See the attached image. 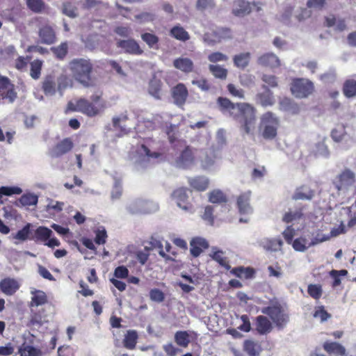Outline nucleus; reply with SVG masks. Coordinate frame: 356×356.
I'll list each match as a JSON object with an SVG mask.
<instances>
[{"instance_id":"nucleus-12","label":"nucleus","mask_w":356,"mask_h":356,"mask_svg":"<svg viewBox=\"0 0 356 356\" xmlns=\"http://www.w3.org/2000/svg\"><path fill=\"white\" fill-rule=\"evenodd\" d=\"M216 39H211L209 35H204V40L209 45L220 42L222 40L229 39L232 38V31L229 28H218L214 31Z\"/></svg>"},{"instance_id":"nucleus-50","label":"nucleus","mask_w":356,"mask_h":356,"mask_svg":"<svg viewBox=\"0 0 356 356\" xmlns=\"http://www.w3.org/2000/svg\"><path fill=\"white\" fill-rule=\"evenodd\" d=\"M214 207L211 205H207L204 207V210L203 214L202 215V218L207 222L209 225H213L214 224Z\"/></svg>"},{"instance_id":"nucleus-13","label":"nucleus","mask_w":356,"mask_h":356,"mask_svg":"<svg viewBox=\"0 0 356 356\" xmlns=\"http://www.w3.org/2000/svg\"><path fill=\"white\" fill-rule=\"evenodd\" d=\"M19 287V283L14 278L6 277L0 281V290L6 296L14 295Z\"/></svg>"},{"instance_id":"nucleus-1","label":"nucleus","mask_w":356,"mask_h":356,"mask_svg":"<svg viewBox=\"0 0 356 356\" xmlns=\"http://www.w3.org/2000/svg\"><path fill=\"white\" fill-rule=\"evenodd\" d=\"M217 104L222 113L229 115L241 124V129L246 134L253 132L256 124V108L245 102L234 103L227 97H220Z\"/></svg>"},{"instance_id":"nucleus-3","label":"nucleus","mask_w":356,"mask_h":356,"mask_svg":"<svg viewBox=\"0 0 356 356\" xmlns=\"http://www.w3.org/2000/svg\"><path fill=\"white\" fill-rule=\"evenodd\" d=\"M90 100L81 98V113L88 117H95L100 114L106 108V102L103 99V91L96 90L90 97Z\"/></svg>"},{"instance_id":"nucleus-48","label":"nucleus","mask_w":356,"mask_h":356,"mask_svg":"<svg viewBox=\"0 0 356 356\" xmlns=\"http://www.w3.org/2000/svg\"><path fill=\"white\" fill-rule=\"evenodd\" d=\"M38 197L34 194L27 193L21 196L19 203L23 206H33L37 204Z\"/></svg>"},{"instance_id":"nucleus-64","label":"nucleus","mask_w":356,"mask_h":356,"mask_svg":"<svg viewBox=\"0 0 356 356\" xmlns=\"http://www.w3.org/2000/svg\"><path fill=\"white\" fill-rule=\"evenodd\" d=\"M58 356H74L73 348L70 346H63L58 349Z\"/></svg>"},{"instance_id":"nucleus-57","label":"nucleus","mask_w":356,"mask_h":356,"mask_svg":"<svg viewBox=\"0 0 356 356\" xmlns=\"http://www.w3.org/2000/svg\"><path fill=\"white\" fill-rule=\"evenodd\" d=\"M239 79L241 84L243 86L250 87L254 84L255 77L250 74H243Z\"/></svg>"},{"instance_id":"nucleus-61","label":"nucleus","mask_w":356,"mask_h":356,"mask_svg":"<svg viewBox=\"0 0 356 356\" xmlns=\"http://www.w3.org/2000/svg\"><path fill=\"white\" fill-rule=\"evenodd\" d=\"M150 299L157 302H161L165 299L164 293L159 289H153L149 291Z\"/></svg>"},{"instance_id":"nucleus-62","label":"nucleus","mask_w":356,"mask_h":356,"mask_svg":"<svg viewBox=\"0 0 356 356\" xmlns=\"http://www.w3.org/2000/svg\"><path fill=\"white\" fill-rule=\"evenodd\" d=\"M229 94L240 99L244 98V91L241 88H237L233 83H229L227 86Z\"/></svg>"},{"instance_id":"nucleus-16","label":"nucleus","mask_w":356,"mask_h":356,"mask_svg":"<svg viewBox=\"0 0 356 356\" xmlns=\"http://www.w3.org/2000/svg\"><path fill=\"white\" fill-rule=\"evenodd\" d=\"M195 155L193 149L186 146L177 159V164L183 168H186L193 165L195 162Z\"/></svg>"},{"instance_id":"nucleus-19","label":"nucleus","mask_w":356,"mask_h":356,"mask_svg":"<svg viewBox=\"0 0 356 356\" xmlns=\"http://www.w3.org/2000/svg\"><path fill=\"white\" fill-rule=\"evenodd\" d=\"M254 325L256 331L261 335L270 333L273 328L271 321L264 315L255 318Z\"/></svg>"},{"instance_id":"nucleus-40","label":"nucleus","mask_w":356,"mask_h":356,"mask_svg":"<svg viewBox=\"0 0 356 356\" xmlns=\"http://www.w3.org/2000/svg\"><path fill=\"white\" fill-rule=\"evenodd\" d=\"M243 349L249 356H257L259 354L261 346L252 340H245L243 343Z\"/></svg>"},{"instance_id":"nucleus-34","label":"nucleus","mask_w":356,"mask_h":356,"mask_svg":"<svg viewBox=\"0 0 356 356\" xmlns=\"http://www.w3.org/2000/svg\"><path fill=\"white\" fill-rule=\"evenodd\" d=\"M342 92L347 98L356 97V80L353 79H346L342 87Z\"/></svg>"},{"instance_id":"nucleus-5","label":"nucleus","mask_w":356,"mask_h":356,"mask_svg":"<svg viewBox=\"0 0 356 356\" xmlns=\"http://www.w3.org/2000/svg\"><path fill=\"white\" fill-rule=\"evenodd\" d=\"M290 90L296 98H306L314 92V85L307 79L295 78L290 84Z\"/></svg>"},{"instance_id":"nucleus-59","label":"nucleus","mask_w":356,"mask_h":356,"mask_svg":"<svg viewBox=\"0 0 356 356\" xmlns=\"http://www.w3.org/2000/svg\"><path fill=\"white\" fill-rule=\"evenodd\" d=\"M44 321V317L40 312H35L31 314L30 323L35 327H40Z\"/></svg>"},{"instance_id":"nucleus-44","label":"nucleus","mask_w":356,"mask_h":356,"mask_svg":"<svg viewBox=\"0 0 356 356\" xmlns=\"http://www.w3.org/2000/svg\"><path fill=\"white\" fill-rule=\"evenodd\" d=\"M303 217V213L302 209H299L298 210H296L294 211H288L284 213V215L282 217V221L286 223H289L293 221L298 220Z\"/></svg>"},{"instance_id":"nucleus-25","label":"nucleus","mask_w":356,"mask_h":356,"mask_svg":"<svg viewBox=\"0 0 356 356\" xmlns=\"http://www.w3.org/2000/svg\"><path fill=\"white\" fill-rule=\"evenodd\" d=\"M209 202L214 204H220L225 207L228 200L227 195L219 189H214L208 193Z\"/></svg>"},{"instance_id":"nucleus-14","label":"nucleus","mask_w":356,"mask_h":356,"mask_svg":"<svg viewBox=\"0 0 356 356\" xmlns=\"http://www.w3.org/2000/svg\"><path fill=\"white\" fill-rule=\"evenodd\" d=\"M250 191H247L237 197L236 206L240 214L245 215L252 212V209L250 204Z\"/></svg>"},{"instance_id":"nucleus-2","label":"nucleus","mask_w":356,"mask_h":356,"mask_svg":"<svg viewBox=\"0 0 356 356\" xmlns=\"http://www.w3.org/2000/svg\"><path fill=\"white\" fill-rule=\"evenodd\" d=\"M93 63L90 59L74 58L69 63V69L73 78L86 88L95 86V79L92 76Z\"/></svg>"},{"instance_id":"nucleus-11","label":"nucleus","mask_w":356,"mask_h":356,"mask_svg":"<svg viewBox=\"0 0 356 356\" xmlns=\"http://www.w3.org/2000/svg\"><path fill=\"white\" fill-rule=\"evenodd\" d=\"M0 97L3 99H8L10 103H13L17 97L15 85L10 82L8 77L6 82L2 81L0 83Z\"/></svg>"},{"instance_id":"nucleus-21","label":"nucleus","mask_w":356,"mask_h":356,"mask_svg":"<svg viewBox=\"0 0 356 356\" xmlns=\"http://www.w3.org/2000/svg\"><path fill=\"white\" fill-rule=\"evenodd\" d=\"M257 63L264 67L275 68L280 65L278 57L273 53H266L258 58Z\"/></svg>"},{"instance_id":"nucleus-20","label":"nucleus","mask_w":356,"mask_h":356,"mask_svg":"<svg viewBox=\"0 0 356 356\" xmlns=\"http://www.w3.org/2000/svg\"><path fill=\"white\" fill-rule=\"evenodd\" d=\"M189 186L195 191H205L209 186V180L205 176H196L188 179Z\"/></svg>"},{"instance_id":"nucleus-53","label":"nucleus","mask_w":356,"mask_h":356,"mask_svg":"<svg viewBox=\"0 0 356 356\" xmlns=\"http://www.w3.org/2000/svg\"><path fill=\"white\" fill-rule=\"evenodd\" d=\"M62 13L64 15L72 18L76 17L77 15L76 8L70 1H65L63 3Z\"/></svg>"},{"instance_id":"nucleus-22","label":"nucleus","mask_w":356,"mask_h":356,"mask_svg":"<svg viewBox=\"0 0 356 356\" xmlns=\"http://www.w3.org/2000/svg\"><path fill=\"white\" fill-rule=\"evenodd\" d=\"M263 88L265 90L262 92H259L257 95V101L264 107L272 106L275 103V98L272 91L268 89L266 86H263Z\"/></svg>"},{"instance_id":"nucleus-17","label":"nucleus","mask_w":356,"mask_h":356,"mask_svg":"<svg viewBox=\"0 0 356 356\" xmlns=\"http://www.w3.org/2000/svg\"><path fill=\"white\" fill-rule=\"evenodd\" d=\"M38 35L42 44H51L56 40V35L53 28L49 25H44L39 29Z\"/></svg>"},{"instance_id":"nucleus-10","label":"nucleus","mask_w":356,"mask_h":356,"mask_svg":"<svg viewBox=\"0 0 356 356\" xmlns=\"http://www.w3.org/2000/svg\"><path fill=\"white\" fill-rule=\"evenodd\" d=\"M74 147V143L70 138H65L56 143L51 149L52 157L58 158L70 152Z\"/></svg>"},{"instance_id":"nucleus-42","label":"nucleus","mask_w":356,"mask_h":356,"mask_svg":"<svg viewBox=\"0 0 356 356\" xmlns=\"http://www.w3.org/2000/svg\"><path fill=\"white\" fill-rule=\"evenodd\" d=\"M42 90L45 95H54L56 92V83L51 76L45 77L42 83Z\"/></svg>"},{"instance_id":"nucleus-63","label":"nucleus","mask_w":356,"mask_h":356,"mask_svg":"<svg viewBox=\"0 0 356 356\" xmlns=\"http://www.w3.org/2000/svg\"><path fill=\"white\" fill-rule=\"evenodd\" d=\"M295 234L296 230L291 225L287 226L282 232L283 237L288 244H291L292 243Z\"/></svg>"},{"instance_id":"nucleus-58","label":"nucleus","mask_w":356,"mask_h":356,"mask_svg":"<svg viewBox=\"0 0 356 356\" xmlns=\"http://www.w3.org/2000/svg\"><path fill=\"white\" fill-rule=\"evenodd\" d=\"M107 233L104 228L95 231V242L97 245L105 244L107 239Z\"/></svg>"},{"instance_id":"nucleus-33","label":"nucleus","mask_w":356,"mask_h":356,"mask_svg":"<svg viewBox=\"0 0 356 356\" xmlns=\"http://www.w3.org/2000/svg\"><path fill=\"white\" fill-rule=\"evenodd\" d=\"M231 273L239 278L250 279L255 274V270L251 267L239 266L232 269Z\"/></svg>"},{"instance_id":"nucleus-46","label":"nucleus","mask_w":356,"mask_h":356,"mask_svg":"<svg viewBox=\"0 0 356 356\" xmlns=\"http://www.w3.org/2000/svg\"><path fill=\"white\" fill-rule=\"evenodd\" d=\"M20 356H40L41 350L33 346L23 345L19 350Z\"/></svg>"},{"instance_id":"nucleus-29","label":"nucleus","mask_w":356,"mask_h":356,"mask_svg":"<svg viewBox=\"0 0 356 356\" xmlns=\"http://www.w3.org/2000/svg\"><path fill=\"white\" fill-rule=\"evenodd\" d=\"M174 67L185 73H189L193 70V63L188 58H179L173 61Z\"/></svg>"},{"instance_id":"nucleus-7","label":"nucleus","mask_w":356,"mask_h":356,"mask_svg":"<svg viewBox=\"0 0 356 356\" xmlns=\"http://www.w3.org/2000/svg\"><path fill=\"white\" fill-rule=\"evenodd\" d=\"M355 182V173L349 169H345L337 177L334 184L338 191H342L347 190Z\"/></svg>"},{"instance_id":"nucleus-6","label":"nucleus","mask_w":356,"mask_h":356,"mask_svg":"<svg viewBox=\"0 0 356 356\" xmlns=\"http://www.w3.org/2000/svg\"><path fill=\"white\" fill-rule=\"evenodd\" d=\"M261 125L264 127L262 136L265 139H274L280 126L279 119L272 112H266L261 117Z\"/></svg>"},{"instance_id":"nucleus-56","label":"nucleus","mask_w":356,"mask_h":356,"mask_svg":"<svg viewBox=\"0 0 356 356\" xmlns=\"http://www.w3.org/2000/svg\"><path fill=\"white\" fill-rule=\"evenodd\" d=\"M141 38L144 42H145L149 47H153L155 44L159 42V38L152 33H145L142 34Z\"/></svg>"},{"instance_id":"nucleus-30","label":"nucleus","mask_w":356,"mask_h":356,"mask_svg":"<svg viewBox=\"0 0 356 356\" xmlns=\"http://www.w3.org/2000/svg\"><path fill=\"white\" fill-rule=\"evenodd\" d=\"M33 295L30 302V307H38L46 304L48 301L46 293L41 290H34L31 291Z\"/></svg>"},{"instance_id":"nucleus-51","label":"nucleus","mask_w":356,"mask_h":356,"mask_svg":"<svg viewBox=\"0 0 356 356\" xmlns=\"http://www.w3.org/2000/svg\"><path fill=\"white\" fill-rule=\"evenodd\" d=\"M313 316L316 318H319L321 322H325L331 318V314L325 310L324 306L321 305L315 307Z\"/></svg>"},{"instance_id":"nucleus-4","label":"nucleus","mask_w":356,"mask_h":356,"mask_svg":"<svg viewBox=\"0 0 356 356\" xmlns=\"http://www.w3.org/2000/svg\"><path fill=\"white\" fill-rule=\"evenodd\" d=\"M261 312L268 315L278 328H283L289 320V315L278 302L263 307Z\"/></svg>"},{"instance_id":"nucleus-41","label":"nucleus","mask_w":356,"mask_h":356,"mask_svg":"<svg viewBox=\"0 0 356 356\" xmlns=\"http://www.w3.org/2000/svg\"><path fill=\"white\" fill-rule=\"evenodd\" d=\"M209 70L216 79L225 80L227 76V70L219 65H209Z\"/></svg>"},{"instance_id":"nucleus-32","label":"nucleus","mask_w":356,"mask_h":356,"mask_svg":"<svg viewBox=\"0 0 356 356\" xmlns=\"http://www.w3.org/2000/svg\"><path fill=\"white\" fill-rule=\"evenodd\" d=\"M251 58L249 52L240 53L233 57L234 66L240 69H244L248 66Z\"/></svg>"},{"instance_id":"nucleus-43","label":"nucleus","mask_w":356,"mask_h":356,"mask_svg":"<svg viewBox=\"0 0 356 356\" xmlns=\"http://www.w3.org/2000/svg\"><path fill=\"white\" fill-rule=\"evenodd\" d=\"M30 65V76L33 79H38L41 75L42 61L39 59H35L31 63Z\"/></svg>"},{"instance_id":"nucleus-9","label":"nucleus","mask_w":356,"mask_h":356,"mask_svg":"<svg viewBox=\"0 0 356 356\" xmlns=\"http://www.w3.org/2000/svg\"><path fill=\"white\" fill-rule=\"evenodd\" d=\"M188 95L186 86L182 83H177L171 89V96L174 103L179 107L183 106L186 104Z\"/></svg>"},{"instance_id":"nucleus-36","label":"nucleus","mask_w":356,"mask_h":356,"mask_svg":"<svg viewBox=\"0 0 356 356\" xmlns=\"http://www.w3.org/2000/svg\"><path fill=\"white\" fill-rule=\"evenodd\" d=\"M52 234L53 232L50 229L40 226L35 230L34 238L37 241L46 242L50 237H51Z\"/></svg>"},{"instance_id":"nucleus-23","label":"nucleus","mask_w":356,"mask_h":356,"mask_svg":"<svg viewBox=\"0 0 356 356\" xmlns=\"http://www.w3.org/2000/svg\"><path fill=\"white\" fill-rule=\"evenodd\" d=\"M233 14L237 17H243L251 13L252 8L249 2L245 0H236L234 1Z\"/></svg>"},{"instance_id":"nucleus-37","label":"nucleus","mask_w":356,"mask_h":356,"mask_svg":"<svg viewBox=\"0 0 356 356\" xmlns=\"http://www.w3.org/2000/svg\"><path fill=\"white\" fill-rule=\"evenodd\" d=\"M138 339V334L135 330H129L124 336V346L129 350L135 348Z\"/></svg>"},{"instance_id":"nucleus-26","label":"nucleus","mask_w":356,"mask_h":356,"mask_svg":"<svg viewBox=\"0 0 356 356\" xmlns=\"http://www.w3.org/2000/svg\"><path fill=\"white\" fill-rule=\"evenodd\" d=\"M282 245L280 238H264L259 242V245L266 251H277L281 249Z\"/></svg>"},{"instance_id":"nucleus-45","label":"nucleus","mask_w":356,"mask_h":356,"mask_svg":"<svg viewBox=\"0 0 356 356\" xmlns=\"http://www.w3.org/2000/svg\"><path fill=\"white\" fill-rule=\"evenodd\" d=\"M212 259L216 261L220 265L224 267L227 270H229L231 266L229 263L227 261L226 257H224V252L222 250H216L213 252V254H210Z\"/></svg>"},{"instance_id":"nucleus-39","label":"nucleus","mask_w":356,"mask_h":356,"mask_svg":"<svg viewBox=\"0 0 356 356\" xmlns=\"http://www.w3.org/2000/svg\"><path fill=\"white\" fill-rule=\"evenodd\" d=\"M175 341L184 348H186L191 342L190 335L187 331H177L175 334Z\"/></svg>"},{"instance_id":"nucleus-24","label":"nucleus","mask_w":356,"mask_h":356,"mask_svg":"<svg viewBox=\"0 0 356 356\" xmlns=\"http://www.w3.org/2000/svg\"><path fill=\"white\" fill-rule=\"evenodd\" d=\"M163 83L161 79L154 76L150 79L148 86V92L156 99H161Z\"/></svg>"},{"instance_id":"nucleus-55","label":"nucleus","mask_w":356,"mask_h":356,"mask_svg":"<svg viewBox=\"0 0 356 356\" xmlns=\"http://www.w3.org/2000/svg\"><path fill=\"white\" fill-rule=\"evenodd\" d=\"M293 249L296 251L304 252L307 250V240L303 238H298L291 243Z\"/></svg>"},{"instance_id":"nucleus-38","label":"nucleus","mask_w":356,"mask_h":356,"mask_svg":"<svg viewBox=\"0 0 356 356\" xmlns=\"http://www.w3.org/2000/svg\"><path fill=\"white\" fill-rule=\"evenodd\" d=\"M50 49L57 59L63 60L68 53V44L63 42L58 46L51 47Z\"/></svg>"},{"instance_id":"nucleus-31","label":"nucleus","mask_w":356,"mask_h":356,"mask_svg":"<svg viewBox=\"0 0 356 356\" xmlns=\"http://www.w3.org/2000/svg\"><path fill=\"white\" fill-rule=\"evenodd\" d=\"M129 119L127 113H122L120 116L113 118L112 122L115 129H118L122 134H127L129 132V128H127L124 122Z\"/></svg>"},{"instance_id":"nucleus-18","label":"nucleus","mask_w":356,"mask_h":356,"mask_svg":"<svg viewBox=\"0 0 356 356\" xmlns=\"http://www.w3.org/2000/svg\"><path fill=\"white\" fill-rule=\"evenodd\" d=\"M190 252L193 257H199L209 246L208 241L201 237H195L190 241Z\"/></svg>"},{"instance_id":"nucleus-49","label":"nucleus","mask_w":356,"mask_h":356,"mask_svg":"<svg viewBox=\"0 0 356 356\" xmlns=\"http://www.w3.org/2000/svg\"><path fill=\"white\" fill-rule=\"evenodd\" d=\"M27 6L34 13H42L45 8V4L42 0H26Z\"/></svg>"},{"instance_id":"nucleus-60","label":"nucleus","mask_w":356,"mask_h":356,"mask_svg":"<svg viewBox=\"0 0 356 356\" xmlns=\"http://www.w3.org/2000/svg\"><path fill=\"white\" fill-rule=\"evenodd\" d=\"M208 60L211 63H218L220 61H227L228 60V57L227 55H225L221 52L216 51V52L211 53L208 56Z\"/></svg>"},{"instance_id":"nucleus-35","label":"nucleus","mask_w":356,"mask_h":356,"mask_svg":"<svg viewBox=\"0 0 356 356\" xmlns=\"http://www.w3.org/2000/svg\"><path fill=\"white\" fill-rule=\"evenodd\" d=\"M170 35L182 42H186L190 39L188 33L180 25L173 26L170 31Z\"/></svg>"},{"instance_id":"nucleus-54","label":"nucleus","mask_w":356,"mask_h":356,"mask_svg":"<svg viewBox=\"0 0 356 356\" xmlns=\"http://www.w3.org/2000/svg\"><path fill=\"white\" fill-rule=\"evenodd\" d=\"M22 190L18 186H1L0 188V197L3 195L11 196L13 195H19Z\"/></svg>"},{"instance_id":"nucleus-27","label":"nucleus","mask_w":356,"mask_h":356,"mask_svg":"<svg viewBox=\"0 0 356 356\" xmlns=\"http://www.w3.org/2000/svg\"><path fill=\"white\" fill-rule=\"evenodd\" d=\"M323 348L329 354L339 355L341 356L346 355V348L337 342L326 341L323 343Z\"/></svg>"},{"instance_id":"nucleus-15","label":"nucleus","mask_w":356,"mask_h":356,"mask_svg":"<svg viewBox=\"0 0 356 356\" xmlns=\"http://www.w3.org/2000/svg\"><path fill=\"white\" fill-rule=\"evenodd\" d=\"M117 47L129 54L140 55L143 53L139 44L134 39L120 40L117 42Z\"/></svg>"},{"instance_id":"nucleus-47","label":"nucleus","mask_w":356,"mask_h":356,"mask_svg":"<svg viewBox=\"0 0 356 356\" xmlns=\"http://www.w3.org/2000/svg\"><path fill=\"white\" fill-rule=\"evenodd\" d=\"M308 294L315 300H319L323 294V289L321 284H310L307 287Z\"/></svg>"},{"instance_id":"nucleus-8","label":"nucleus","mask_w":356,"mask_h":356,"mask_svg":"<svg viewBox=\"0 0 356 356\" xmlns=\"http://www.w3.org/2000/svg\"><path fill=\"white\" fill-rule=\"evenodd\" d=\"M188 191L187 188H178L173 191L172 197L177 202L178 207L185 211H191L193 204L188 201Z\"/></svg>"},{"instance_id":"nucleus-28","label":"nucleus","mask_w":356,"mask_h":356,"mask_svg":"<svg viewBox=\"0 0 356 356\" xmlns=\"http://www.w3.org/2000/svg\"><path fill=\"white\" fill-rule=\"evenodd\" d=\"M314 191L312 190L307 186H302L296 189L295 193L293 195V199L295 200H310L314 196Z\"/></svg>"},{"instance_id":"nucleus-52","label":"nucleus","mask_w":356,"mask_h":356,"mask_svg":"<svg viewBox=\"0 0 356 356\" xmlns=\"http://www.w3.org/2000/svg\"><path fill=\"white\" fill-rule=\"evenodd\" d=\"M348 274V271L346 270H332L330 272V276L333 278V282L332 283V286L335 288L339 286L341 283V280L340 276H345Z\"/></svg>"}]
</instances>
